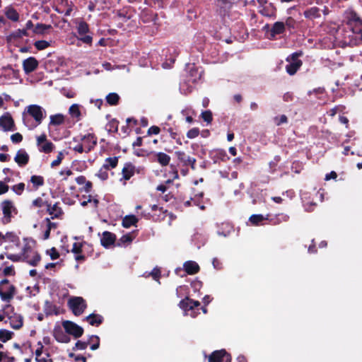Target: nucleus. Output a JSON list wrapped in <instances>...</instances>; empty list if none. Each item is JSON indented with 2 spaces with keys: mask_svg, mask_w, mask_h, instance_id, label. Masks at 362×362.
<instances>
[{
  "mask_svg": "<svg viewBox=\"0 0 362 362\" xmlns=\"http://www.w3.org/2000/svg\"><path fill=\"white\" fill-rule=\"evenodd\" d=\"M46 117V111L40 105H30L23 113L24 124L29 129L40 125Z\"/></svg>",
  "mask_w": 362,
  "mask_h": 362,
  "instance_id": "nucleus-1",
  "label": "nucleus"
},
{
  "mask_svg": "<svg viewBox=\"0 0 362 362\" xmlns=\"http://www.w3.org/2000/svg\"><path fill=\"white\" fill-rule=\"evenodd\" d=\"M3 312L8 317L10 326L13 329H20L23 326V317L21 314L14 313V308L11 304L3 307Z\"/></svg>",
  "mask_w": 362,
  "mask_h": 362,
  "instance_id": "nucleus-2",
  "label": "nucleus"
},
{
  "mask_svg": "<svg viewBox=\"0 0 362 362\" xmlns=\"http://www.w3.org/2000/svg\"><path fill=\"white\" fill-rule=\"evenodd\" d=\"M178 305L185 312V315H189L192 317H196L199 313L198 310L200 303L187 296L180 301Z\"/></svg>",
  "mask_w": 362,
  "mask_h": 362,
  "instance_id": "nucleus-3",
  "label": "nucleus"
},
{
  "mask_svg": "<svg viewBox=\"0 0 362 362\" xmlns=\"http://www.w3.org/2000/svg\"><path fill=\"white\" fill-rule=\"evenodd\" d=\"M346 25L348 28L355 34H362V19L354 11L346 13Z\"/></svg>",
  "mask_w": 362,
  "mask_h": 362,
  "instance_id": "nucleus-4",
  "label": "nucleus"
},
{
  "mask_svg": "<svg viewBox=\"0 0 362 362\" xmlns=\"http://www.w3.org/2000/svg\"><path fill=\"white\" fill-rule=\"evenodd\" d=\"M16 293V288L8 279H4L0 281V297L3 301L10 303Z\"/></svg>",
  "mask_w": 362,
  "mask_h": 362,
  "instance_id": "nucleus-5",
  "label": "nucleus"
},
{
  "mask_svg": "<svg viewBox=\"0 0 362 362\" xmlns=\"http://www.w3.org/2000/svg\"><path fill=\"white\" fill-rule=\"evenodd\" d=\"M68 305L75 316L82 315L87 308V303L82 297H72L68 301Z\"/></svg>",
  "mask_w": 362,
  "mask_h": 362,
  "instance_id": "nucleus-6",
  "label": "nucleus"
},
{
  "mask_svg": "<svg viewBox=\"0 0 362 362\" xmlns=\"http://www.w3.org/2000/svg\"><path fill=\"white\" fill-rule=\"evenodd\" d=\"M1 209L3 213V221L4 223H8L13 217L12 213L17 214L18 210L13 201L5 199L1 203Z\"/></svg>",
  "mask_w": 362,
  "mask_h": 362,
  "instance_id": "nucleus-7",
  "label": "nucleus"
},
{
  "mask_svg": "<svg viewBox=\"0 0 362 362\" xmlns=\"http://www.w3.org/2000/svg\"><path fill=\"white\" fill-rule=\"evenodd\" d=\"M302 54V52H296L291 55V59L289 57L287 58V61L290 62L286 66V70L289 75H294L301 67L303 62L300 59H298V57Z\"/></svg>",
  "mask_w": 362,
  "mask_h": 362,
  "instance_id": "nucleus-8",
  "label": "nucleus"
},
{
  "mask_svg": "<svg viewBox=\"0 0 362 362\" xmlns=\"http://www.w3.org/2000/svg\"><path fill=\"white\" fill-rule=\"evenodd\" d=\"M145 169L144 167H136L132 163L127 162L125 163L124 167L122 170V180L127 181L130 180L135 173L138 174H144Z\"/></svg>",
  "mask_w": 362,
  "mask_h": 362,
  "instance_id": "nucleus-9",
  "label": "nucleus"
},
{
  "mask_svg": "<svg viewBox=\"0 0 362 362\" xmlns=\"http://www.w3.org/2000/svg\"><path fill=\"white\" fill-rule=\"evenodd\" d=\"M62 327L69 335L73 336L75 339L81 337L84 332L82 327L70 320L63 321Z\"/></svg>",
  "mask_w": 362,
  "mask_h": 362,
  "instance_id": "nucleus-10",
  "label": "nucleus"
},
{
  "mask_svg": "<svg viewBox=\"0 0 362 362\" xmlns=\"http://www.w3.org/2000/svg\"><path fill=\"white\" fill-rule=\"evenodd\" d=\"M77 32L81 36L80 40H81L83 43H92L93 37L90 35H87V33H89V25L86 22L81 21L78 23L77 25Z\"/></svg>",
  "mask_w": 362,
  "mask_h": 362,
  "instance_id": "nucleus-11",
  "label": "nucleus"
},
{
  "mask_svg": "<svg viewBox=\"0 0 362 362\" xmlns=\"http://www.w3.org/2000/svg\"><path fill=\"white\" fill-rule=\"evenodd\" d=\"M208 362H231V356L225 349L216 350L209 356Z\"/></svg>",
  "mask_w": 362,
  "mask_h": 362,
  "instance_id": "nucleus-12",
  "label": "nucleus"
},
{
  "mask_svg": "<svg viewBox=\"0 0 362 362\" xmlns=\"http://www.w3.org/2000/svg\"><path fill=\"white\" fill-rule=\"evenodd\" d=\"M175 154L183 166H190L192 170L196 169V158L188 156L185 152L182 151H177L175 152Z\"/></svg>",
  "mask_w": 362,
  "mask_h": 362,
  "instance_id": "nucleus-13",
  "label": "nucleus"
},
{
  "mask_svg": "<svg viewBox=\"0 0 362 362\" xmlns=\"http://www.w3.org/2000/svg\"><path fill=\"white\" fill-rule=\"evenodd\" d=\"M46 212L50 215L49 218L52 219L61 218L64 215V211L59 202H55L54 204L49 202L46 206Z\"/></svg>",
  "mask_w": 362,
  "mask_h": 362,
  "instance_id": "nucleus-14",
  "label": "nucleus"
},
{
  "mask_svg": "<svg viewBox=\"0 0 362 362\" xmlns=\"http://www.w3.org/2000/svg\"><path fill=\"white\" fill-rule=\"evenodd\" d=\"M209 158L214 163H220L221 162H226L230 159L226 151L223 149H213L209 152Z\"/></svg>",
  "mask_w": 362,
  "mask_h": 362,
  "instance_id": "nucleus-15",
  "label": "nucleus"
},
{
  "mask_svg": "<svg viewBox=\"0 0 362 362\" xmlns=\"http://www.w3.org/2000/svg\"><path fill=\"white\" fill-rule=\"evenodd\" d=\"M148 156L151 160L158 163L161 166H167L170 162V156L163 152H151Z\"/></svg>",
  "mask_w": 362,
  "mask_h": 362,
  "instance_id": "nucleus-16",
  "label": "nucleus"
},
{
  "mask_svg": "<svg viewBox=\"0 0 362 362\" xmlns=\"http://www.w3.org/2000/svg\"><path fill=\"white\" fill-rule=\"evenodd\" d=\"M286 31V25H284V22L277 21L275 22L271 27L269 30V35H268V39L270 40H276V36L284 34Z\"/></svg>",
  "mask_w": 362,
  "mask_h": 362,
  "instance_id": "nucleus-17",
  "label": "nucleus"
},
{
  "mask_svg": "<svg viewBox=\"0 0 362 362\" xmlns=\"http://www.w3.org/2000/svg\"><path fill=\"white\" fill-rule=\"evenodd\" d=\"M81 140L83 142L82 144L84 146V148H86V153H89L91 151L98 143V139L93 134H88L84 135L81 137Z\"/></svg>",
  "mask_w": 362,
  "mask_h": 362,
  "instance_id": "nucleus-18",
  "label": "nucleus"
},
{
  "mask_svg": "<svg viewBox=\"0 0 362 362\" xmlns=\"http://www.w3.org/2000/svg\"><path fill=\"white\" fill-rule=\"evenodd\" d=\"M0 127L4 132L14 130V121L8 112L5 113L0 117Z\"/></svg>",
  "mask_w": 362,
  "mask_h": 362,
  "instance_id": "nucleus-19",
  "label": "nucleus"
},
{
  "mask_svg": "<svg viewBox=\"0 0 362 362\" xmlns=\"http://www.w3.org/2000/svg\"><path fill=\"white\" fill-rule=\"evenodd\" d=\"M258 8L259 13L264 16L269 18L276 17V9L272 3L266 1L264 4L259 5Z\"/></svg>",
  "mask_w": 362,
  "mask_h": 362,
  "instance_id": "nucleus-20",
  "label": "nucleus"
},
{
  "mask_svg": "<svg viewBox=\"0 0 362 362\" xmlns=\"http://www.w3.org/2000/svg\"><path fill=\"white\" fill-rule=\"evenodd\" d=\"M203 71H199V68L192 64L188 66V81L192 83H197L201 79Z\"/></svg>",
  "mask_w": 362,
  "mask_h": 362,
  "instance_id": "nucleus-21",
  "label": "nucleus"
},
{
  "mask_svg": "<svg viewBox=\"0 0 362 362\" xmlns=\"http://www.w3.org/2000/svg\"><path fill=\"white\" fill-rule=\"evenodd\" d=\"M53 336L56 341L60 343H69L71 341V338L69 334L59 326L54 327L53 330Z\"/></svg>",
  "mask_w": 362,
  "mask_h": 362,
  "instance_id": "nucleus-22",
  "label": "nucleus"
},
{
  "mask_svg": "<svg viewBox=\"0 0 362 362\" xmlns=\"http://www.w3.org/2000/svg\"><path fill=\"white\" fill-rule=\"evenodd\" d=\"M38 65V61L33 57H30L23 62V71L27 74L34 71Z\"/></svg>",
  "mask_w": 362,
  "mask_h": 362,
  "instance_id": "nucleus-23",
  "label": "nucleus"
},
{
  "mask_svg": "<svg viewBox=\"0 0 362 362\" xmlns=\"http://www.w3.org/2000/svg\"><path fill=\"white\" fill-rule=\"evenodd\" d=\"M14 160L20 167H24L28 163L30 156L25 150L22 148L17 151Z\"/></svg>",
  "mask_w": 362,
  "mask_h": 362,
  "instance_id": "nucleus-24",
  "label": "nucleus"
},
{
  "mask_svg": "<svg viewBox=\"0 0 362 362\" xmlns=\"http://www.w3.org/2000/svg\"><path fill=\"white\" fill-rule=\"evenodd\" d=\"M116 241V235L115 234L110 232V231H104L103 233V237L100 239L101 245L105 247L108 248L111 245H114Z\"/></svg>",
  "mask_w": 362,
  "mask_h": 362,
  "instance_id": "nucleus-25",
  "label": "nucleus"
},
{
  "mask_svg": "<svg viewBox=\"0 0 362 362\" xmlns=\"http://www.w3.org/2000/svg\"><path fill=\"white\" fill-rule=\"evenodd\" d=\"M322 10L317 6L308 8L303 11L304 17L310 21H313L321 17Z\"/></svg>",
  "mask_w": 362,
  "mask_h": 362,
  "instance_id": "nucleus-26",
  "label": "nucleus"
},
{
  "mask_svg": "<svg viewBox=\"0 0 362 362\" xmlns=\"http://www.w3.org/2000/svg\"><path fill=\"white\" fill-rule=\"evenodd\" d=\"M185 272L189 275H194L197 274L200 267L199 264L194 261H187L183 264Z\"/></svg>",
  "mask_w": 362,
  "mask_h": 362,
  "instance_id": "nucleus-27",
  "label": "nucleus"
},
{
  "mask_svg": "<svg viewBox=\"0 0 362 362\" xmlns=\"http://www.w3.org/2000/svg\"><path fill=\"white\" fill-rule=\"evenodd\" d=\"M30 182L32 183L33 187L30 188L29 186L27 187V189L29 192L33 190L36 191L39 189V187L45 185L44 177L41 175H32L30 177Z\"/></svg>",
  "mask_w": 362,
  "mask_h": 362,
  "instance_id": "nucleus-28",
  "label": "nucleus"
},
{
  "mask_svg": "<svg viewBox=\"0 0 362 362\" xmlns=\"http://www.w3.org/2000/svg\"><path fill=\"white\" fill-rule=\"evenodd\" d=\"M83 243H74L71 249V252L75 255V259L78 262H83L86 256L82 254Z\"/></svg>",
  "mask_w": 362,
  "mask_h": 362,
  "instance_id": "nucleus-29",
  "label": "nucleus"
},
{
  "mask_svg": "<svg viewBox=\"0 0 362 362\" xmlns=\"http://www.w3.org/2000/svg\"><path fill=\"white\" fill-rule=\"evenodd\" d=\"M4 14L8 20L13 22H17L19 21V13L12 6H8L5 7Z\"/></svg>",
  "mask_w": 362,
  "mask_h": 362,
  "instance_id": "nucleus-30",
  "label": "nucleus"
},
{
  "mask_svg": "<svg viewBox=\"0 0 362 362\" xmlns=\"http://www.w3.org/2000/svg\"><path fill=\"white\" fill-rule=\"evenodd\" d=\"M83 320L87 321L92 326L98 327L103 323L104 319L100 315L91 313L86 316Z\"/></svg>",
  "mask_w": 362,
  "mask_h": 362,
  "instance_id": "nucleus-31",
  "label": "nucleus"
},
{
  "mask_svg": "<svg viewBox=\"0 0 362 362\" xmlns=\"http://www.w3.org/2000/svg\"><path fill=\"white\" fill-rule=\"evenodd\" d=\"M231 6V3L216 4V12L221 18H224L226 16H228Z\"/></svg>",
  "mask_w": 362,
  "mask_h": 362,
  "instance_id": "nucleus-32",
  "label": "nucleus"
},
{
  "mask_svg": "<svg viewBox=\"0 0 362 362\" xmlns=\"http://www.w3.org/2000/svg\"><path fill=\"white\" fill-rule=\"evenodd\" d=\"M139 219L134 215L125 216L122 221V226L125 228H129L132 226H136Z\"/></svg>",
  "mask_w": 362,
  "mask_h": 362,
  "instance_id": "nucleus-33",
  "label": "nucleus"
},
{
  "mask_svg": "<svg viewBox=\"0 0 362 362\" xmlns=\"http://www.w3.org/2000/svg\"><path fill=\"white\" fill-rule=\"evenodd\" d=\"M161 129L163 132H168L170 134V137L173 139H175L177 144L182 145V141L180 137L179 136L178 134L176 132H174L173 128L168 127V124H165L162 125Z\"/></svg>",
  "mask_w": 362,
  "mask_h": 362,
  "instance_id": "nucleus-34",
  "label": "nucleus"
},
{
  "mask_svg": "<svg viewBox=\"0 0 362 362\" xmlns=\"http://www.w3.org/2000/svg\"><path fill=\"white\" fill-rule=\"evenodd\" d=\"M50 29H52L51 25H47V24L38 23L35 25V28H33V32L34 34L44 35L47 32V30H49Z\"/></svg>",
  "mask_w": 362,
  "mask_h": 362,
  "instance_id": "nucleus-35",
  "label": "nucleus"
},
{
  "mask_svg": "<svg viewBox=\"0 0 362 362\" xmlns=\"http://www.w3.org/2000/svg\"><path fill=\"white\" fill-rule=\"evenodd\" d=\"M118 157L117 156L107 158L105 160V163L103 165V168L106 170L115 168L118 164Z\"/></svg>",
  "mask_w": 362,
  "mask_h": 362,
  "instance_id": "nucleus-36",
  "label": "nucleus"
},
{
  "mask_svg": "<svg viewBox=\"0 0 362 362\" xmlns=\"http://www.w3.org/2000/svg\"><path fill=\"white\" fill-rule=\"evenodd\" d=\"M64 116L62 114H56L50 116L49 127L58 126L64 123Z\"/></svg>",
  "mask_w": 362,
  "mask_h": 362,
  "instance_id": "nucleus-37",
  "label": "nucleus"
},
{
  "mask_svg": "<svg viewBox=\"0 0 362 362\" xmlns=\"http://www.w3.org/2000/svg\"><path fill=\"white\" fill-rule=\"evenodd\" d=\"M135 236L133 235V233H127L122 235L117 241V245L119 247L123 246L124 245L130 244Z\"/></svg>",
  "mask_w": 362,
  "mask_h": 362,
  "instance_id": "nucleus-38",
  "label": "nucleus"
},
{
  "mask_svg": "<svg viewBox=\"0 0 362 362\" xmlns=\"http://www.w3.org/2000/svg\"><path fill=\"white\" fill-rule=\"evenodd\" d=\"M87 342H88L90 349L95 351L100 347V339L97 335H91L89 337Z\"/></svg>",
  "mask_w": 362,
  "mask_h": 362,
  "instance_id": "nucleus-39",
  "label": "nucleus"
},
{
  "mask_svg": "<svg viewBox=\"0 0 362 362\" xmlns=\"http://www.w3.org/2000/svg\"><path fill=\"white\" fill-rule=\"evenodd\" d=\"M37 147L40 152H42L45 153H49L53 151V150L55 148V146L52 141H47L42 144L40 146H37Z\"/></svg>",
  "mask_w": 362,
  "mask_h": 362,
  "instance_id": "nucleus-40",
  "label": "nucleus"
},
{
  "mask_svg": "<svg viewBox=\"0 0 362 362\" xmlns=\"http://www.w3.org/2000/svg\"><path fill=\"white\" fill-rule=\"evenodd\" d=\"M119 99V95L116 93H110L106 96V102L111 106L118 105Z\"/></svg>",
  "mask_w": 362,
  "mask_h": 362,
  "instance_id": "nucleus-41",
  "label": "nucleus"
},
{
  "mask_svg": "<svg viewBox=\"0 0 362 362\" xmlns=\"http://www.w3.org/2000/svg\"><path fill=\"white\" fill-rule=\"evenodd\" d=\"M14 335V333L8 329H0V340L3 343H6L8 340L11 339Z\"/></svg>",
  "mask_w": 362,
  "mask_h": 362,
  "instance_id": "nucleus-42",
  "label": "nucleus"
},
{
  "mask_svg": "<svg viewBox=\"0 0 362 362\" xmlns=\"http://www.w3.org/2000/svg\"><path fill=\"white\" fill-rule=\"evenodd\" d=\"M29 35H30L29 33L25 28H23V29H18V30L13 31L10 35V37L13 40H18V39L23 37V36L28 37Z\"/></svg>",
  "mask_w": 362,
  "mask_h": 362,
  "instance_id": "nucleus-43",
  "label": "nucleus"
},
{
  "mask_svg": "<svg viewBox=\"0 0 362 362\" xmlns=\"http://www.w3.org/2000/svg\"><path fill=\"white\" fill-rule=\"evenodd\" d=\"M289 220V216L284 214H277L274 218H272L270 221L274 225L279 224L282 222H287Z\"/></svg>",
  "mask_w": 362,
  "mask_h": 362,
  "instance_id": "nucleus-44",
  "label": "nucleus"
},
{
  "mask_svg": "<svg viewBox=\"0 0 362 362\" xmlns=\"http://www.w3.org/2000/svg\"><path fill=\"white\" fill-rule=\"evenodd\" d=\"M119 121L117 119H112L106 125L109 132L117 133L118 132Z\"/></svg>",
  "mask_w": 362,
  "mask_h": 362,
  "instance_id": "nucleus-45",
  "label": "nucleus"
},
{
  "mask_svg": "<svg viewBox=\"0 0 362 362\" xmlns=\"http://www.w3.org/2000/svg\"><path fill=\"white\" fill-rule=\"evenodd\" d=\"M25 258L27 259L26 262L30 265H31L33 267H36V266H37V264H39V262L41 259V256L39 253L35 252L31 258H29L28 255H27L25 257Z\"/></svg>",
  "mask_w": 362,
  "mask_h": 362,
  "instance_id": "nucleus-46",
  "label": "nucleus"
},
{
  "mask_svg": "<svg viewBox=\"0 0 362 362\" xmlns=\"http://www.w3.org/2000/svg\"><path fill=\"white\" fill-rule=\"evenodd\" d=\"M265 219L267 218H264V216L262 214H253L250 217L249 221L252 223V225L258 226L261 222H262Z\"/></svg>",
  "mask_w": 362,
  "mask_h": 362,
  "instance_id": "nucleus-47",
  "label": "nucleus"
},
{
  "mask_svg": "<svg viewBox=\"0 0 362 362\" xmlns=\"http://www.w3.org/2000/svg\"><path fill=\"white\" fill-rule=\"evenodd\" d=\"M284 25H286V28L296 30L298 26V23L293 17L289 16L286 19Z\"/></svg>",
  "mask_w": 362,
  "mask_h": 362,
  "instance_id": "nucleus-48",
  "label": "nucleus"
},
{
  "mask_svg": "<svg viewBox=\"0 0 362 362\" xmlns=\"http://www.w3.org/2000/svg\"><path fill=\"white\" fill-rule=\"evenodd\" d=\"M69 112L73 117L79 118L81 117L79 105L77 104L71 105L69 107Z\"/></svg>",
  "mask_w": 362,
  "mask_h": 362,
  "instance_id": "nucleus-49",
  "label": "nucleus"
},
{
  "mask_svg": "<svg viewBox=\"0 0 362 362\" xmlns=\"http://www.w3.org/2000/svg\"><path fill=\"white\" fill-rule=\"evenodd\" d=\"M48 202L49 201L44 200L42 198L39 197L33 201L32 206L36 208H41L43 206H47Z\"/></svg>",
  "mask_w": 362,
  "mask_h": 362,
  "instance_id": "nucleus-50",
  "label": "nucleus"
},
{
  "mask_svg": "<svg viewBox=\"0 0 362 362\" xmlns=\"http://www.w3.org/2000/svg\"><path fill=\"white\" fill-rule=\"evenodd\" d=\"M202 119L207 124L211 123L213 120V115L211 110L203 111L201 114Z\"/></svg>",
  "mask_w": 362,
  "mask_h": 362,
  "instance_id": "nucleus-51",
  "label": "nucleus"
},
{
  "mask_svg": "<svg viewBox=\"0 0 362 362\" xmlns=\"http://www.w3.org/2000/svg\"><path fill=\"white\" fill-rule=\"evenodd\" d=\"M34 46L37 50H43L50 46V43L46 40H37L35 42Z\"/></svg>",
  "mask_w": 362,
  "mask_h": 362,
  "instance_id": "nucleus-52",
  "label": "nucleus"
},
{
  "mask_svg": "<svg viewBox=\"0 0 362 362\" xmlns=\"http://www.w3.org/2000/svg\"><path fill=\"white\" fill-rule=\"evenodd\" d=\"M12 190L18 195H21L25 189V184L20 182L11 187Z\"/></svg>",
  "mask_w": 362,
  "mask_h": 362,
  "instance_id": "nucleus-53",
  "label": "nucleus"
},
{
  "mask_svg": "<svg viewBox=\"0 0 362 362\" xmlns=\"http://www.w3.org/2000/svg\"><path fill=\"white\" fill-rule=\"evenodd\" d=\"M64 153L62 151H59L58 153L57 158L51 163V167L55 168V167L61 164L62 160L64 159Z\"/></svg>",
  "mask_w": 362,
  "mask_h": 362,
  "instance_id": "nucleus-54",
  "label": "nucleus"
},
{
  "mask_svg": "<svg viewBox=\"0 0 362 362\" xmlns=\"http://www.w3.org/2000/svg\"><path fill=\"white\" fill-rule=\"evenodd\" d=\"M88 346V342L78 340L73 347V350H85Z\"/></svg>",
  "mask_w": 362,
  "mask_h": 362,
  "instance_id": "nucleus-55",
  "label": "nucleus"
},
{
  "mask_svg": "<svg viewBox=\"0 0 362 362\" xmlns=\"http://www.w3.org/2000/svg\"><path fill=\"white\" fill-rule=\"evenodd\" d=\"M199 134V129L198 127H194L187 132V137L189 139H194L197 137Z\"/></svg>",
  "mask_w": 362,
  "mask_h": 362,
  "instance_id": "nucleus-56",
  "label": "nucleus"
},
{
  "mask_svg": "<svg viewBox=\"0 0 362 362\" xmlns=\"http://www.w3.org/2000/svg\"><path fill=\"white\" fill-rule=\"evenodd\" d=\"M3 275L5 276H15L16 275V272H15V269H14V267L13 265H11V266H8V267H6L4 269H3Z\"/></svg>",
  "mask_w": 362,
  "mask_h": 362,
  "instance_id": "nucleus-57",
  "label": "nucleus"
},
{
  "mask_svg": "<svg viewBox=\"0 0 362 362\" xmlns=\"http://www.w3.org/2000/svg\"><path fill=\"white\" fill-rule=\"evenodd\" d=\"M276 125L279 126L282 124L288 122V117L285 115H281L280 117H275L274 118Z\"/></svg>",
  "mask_w": 362,
  "mask_h": 362,
  "instance_id": "nucleus-58",
  "label": "nucleus"
},
{
  "mask_svg": "<svg viewBox=\"0 0 362 362\" xmlns=\"http://www.w3.org/2000/svg\"><path fill=\"white\" fill-rule=\"evenodd\" d=\"M162 131L161 127H159L158 126H152L150 128H148L147 131V135L151 136L152 134L157 135Z\"/></svg>",
  "mask_w": 362,
  "mask_h": 362,
  "instance_id": "nucleus-59",
  "label": "nucleus"
},
{
  "mask_svg": "<svg viewBox=\"0 0 362 362\" xmlns=\"http://www.w3.org/2000/svg\"><path fill=\"white\" fill-rule=\"evenodd\" d=\"M345 109L344 105L335 106L334 107L329 110L328 114L331 117H334L338 112H342Z\"/></svg>",
  "mask_w": 362,
  "mask_h": 362,
  "instance_id": "nucleus-60",
  "label": "nucleus"
},
{
  "mask_svg": "<svg viewBox=\"0 0 362 362\" xmlns=\"http://www.w3.org/2000/svg\"><path fill=\"white\" fill-rule=\"evenodd\" d=\"M150 275L153 277L154 280L158 281L161 276L160 269L158 267L153 268V269L150 273Z\"/></svg>",
  "mask_w": 362,
  "mask_h": 362,
  "instance_id": "nucleus-61",
  "label": "nucleus"
},
{
  "mask_svg": "<svg viewBox=\"0 0 362 362\" xmlns=\"http://www.w3.org/2000/svg\"><path fill=\"white\" fill-rule=\"evenodd\" d=\"M11 140L14 144L21 143L23 141V136L18 132L15 133L11 136Z\"/></svg>",
  "mask_w": 362,
  "mask_h": 362,
  "instance_id": "nucleus-62",
  "label": "nucleus"
},
{
  "mask_svg": "<svg viewBox=\"0 0 362 362\" xmlns=\"http://www.w3.org/2000/svg\"><path fill=\"white\" fill-rule=\"evenodd\" d=\"M97 176L100 178L102 180H106L108 178V173L107 170L103 168V167L100 169L98 173H97Z\"/></svg>",
  "mask_w": 362,
  "mask_h": 362,
  "instance_id": "nucleus-63",
  "label": "nucleus"
},
{
  "mask_svg": "<svg viewBox=\"0 0 362 362\" xmlns=\"http://www.w3.org/2000/svg\"><path fill=\"white\" fill-rule=\"evenodd\" d=\"M50 258L53 260L57 259L59 257V252L55 247H52L49 250Z\"/></svg>",
  "mask_w": 362,
  "mask_h": 362,
  "instance_id": "nucleus-64",
  "label": "nucleus"
}]
</instances>
